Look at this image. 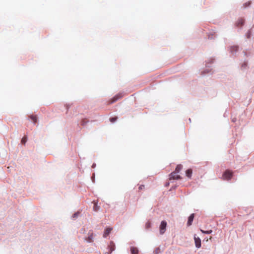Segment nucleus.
<instances>
[{
	"mask_svg": "<svg viewBox=\"0 0 254 254\" xmlns=\"http://www.w3.org/2000/svg\"><path fill=\"white\" fill-rule=\"evenodd\" d=\"M167 222L165 221H162L159 227L160 234L163 235L166 231Z\"/></svg>",
	"mask_w": 254,
	"mask_h": 254,
	"instance_id": "nucleus-1",
	"label": "nucleus"
},
{
	"mask_svg": "<svg viewBox=\"0 0 254 254\" xmlns=\"http://www.w3.org/2000/svg\"><path fill=\"white\" fill-rule=\"evenodd\" d=\"M178 173L174 171L171 174H170L169 176V180H179L181 179V177L180 175L178 174Z\"/></svg>",
	"mask_w": 254,
	"mask_h": 254,
	"instance_id": "nucleus-2",
	"label": "nucleus"
},
{
	"mask_svg": "<svg viewBox=\"0 0 254 254\" xmlns=\"http://www.w3.org/2000/svg\"><path fill=\"white\" fill-rule=\"evenodd\" d=\"M232 176V173L229 170L226 171L223 175V179H224V180H228L231 179Z\"/></svg>",
	"mask_w": 254,
	"mask_h": 254,
	"instance_id": "nucleus-3",
	"label": "nucleus"
},
{
	"mask_svg": "<svg viewBox=\"0 0 254 254\" xmlns=\"http://www.w3.org/2000/svg\"><path fill=\"white\" fill-rule=\"evenodd\" d=\"M123 97V95L122 93H119L114 97H113L109 101L110 104L116 102L118 100L121 98Z\"/></svg>",
	"mask_w": 254,
	"mask_h": 254,
	"instance_id": "nucleus-4",
	"label": "nucleus"
},
{
	"mask_svg": "<svg viewBox=\"0 0 254 254\" xmlns=\"http://www.w3.org/2000/svg\"><path fill=\"white\" fill-rule=\"evenodd\" d=\"M194 240L196 247L197 248H200L201 245V240L198 237L196 236V235H194Z\"/></svg>",
	"mask_w": 254,
	"mask_h": 254,
	"instance_id": "nucleus-5",
	"label": "nucleus"
},
{
	"mask_svg": "<svg viewBox=\"0 0 254 254\" xmlns=\"http://www.w3.org/2000/svg\"><path fill=\"white\" fill-rule=\"evenodd\" d=\"M245 20L243 18H239L236 22L235 25L237 27H239L243 25Z\"/></svg>",
	"mask_w": 254,
	"mask_h": 254,
	"instance_id": "nucleus-6",
	"label": "nucleus"
},
{
	"mask_svg": "<svg viewBox=\"0 0 254 254\" xmlns=\"http://www.w3.org/2000/svg\"><path fill=\"white\" fill-rule=\"evenodd\" d=\"M194 219V214H191L189 217L188 221V226H190L192 224V222Z\"/></svg>",
	"mask_w": 254,
	"mask_h": 254,
	"instance_id": "nucleus-7",
	"label": "nucleus"
},
{
	"mask_svg": "<svg viewBox=\"0 0 254 254\" xmlns=\"http://www.w3.org/2000/svg\"><path fill=\"white\" fill-rule=\"evenodd\" d=\"M93 237H94L93 233L89 232L88 233V238H87V239H86V241L89 243H91V242H93Z\"/></svg>",
	"mask_w": 254,
	"mask_h": 254,
	"instance_id": "nucleus-8",
	"label": "nucleus"
},
{
	"mask_svg": "<svg viewBox=\"0 0 254 254\" xmlns=\"http://www.w3.org/2000/svg\"><path fill=\"white\" fill-rule=\"evenodd\" d=\"M192 174V171L191 169H189L186 171V174L187 177L189 178H190Z\"/></svg>",
	"mask_w": 254,
	"mask_h": 254,
	"instance_id": "nucleus-9",
	"label": "nucleus"
},
{
	"mask_svg": "<svg viewBox=\"0 0 254 254\" xmlns=\"http://www.w3.org/2000/svg\"><path fill=\"white\" fill-rule=\"evenodd\" d=\"M112 230V228H107L105 232H104V234L103 235V237H106L107 235H108L111 232V230Z\"/></svg>",
	"mask_w": 254,
	"mask_h": 254,
	"instance_id": "nucleus-10",
	"label": "nucleus"
},
{
	"mask_svg": "<svg viewBox=\"0 0 254 254\" xmlns=\"http://www.w3.org/2000/svg\"><path fill=\"white\" fill-rule=\"evenodd\" d=\"M130 251L132 254H138V251L136 248L131 247L130 248Z\"/></svg>",
	"mask_w": 254,
	"mask_h": 254,
	"instance_id": "nucleus-11",
	"label": "nucleus"
},
{
	"mask_svg": "<svg viewBox=\"0 0 254 254\" xmlns=\"http://www.w3.org/2000/svg\"><path fill=\"white\" fill-rule=\"evenodd\" d=\"M182 168L183 166L182 165H178L174 171L179 173L180 171L182 169Z\"/></svg>",
	"mask_w": 254,
	"mask_h": 254,
	"instance_id": "nucleus-12",
	"label": "nucleus"
},
{
	"mask_svg": "<svg viewBox=\"0 0 254 254\" xmlns=\"http://www.w3.org/2000/svg\"><path fill=\"white\" fill-rule=\"evenodd\" d=\"M29 118L34 123H36L37 122V118L35 115H32L29 116Z\"/></svg>",
	"mask_w": 254,
	"mask_h": 254,
	"instance_id": "nucleus-13",
	"label": "nucleus"
},
{
	"mask_svg": "<svg viewBox=\"0 0 254 254\" xmlns=\"http://www.w3.org/2000/svg\"><path fill=\"white\" fill-rule=\"evenodd\" d=\"M115 250V246L113 244V243L112 242L110 244V253H112V251H114Z\"/></svg>",
	"mask_w": 254,
	"mask_h": 254,
	"instance_id": "nucleus-14",
	"label": "nucleus"
},
{
	"mask_svg": "<svg viewBox=\"0 0 254 254\" xmlns=\"http://www.w3.org/2000/svg\"><path fill=\"white\" fill-rule=\"evenodd\" d=\"M200 231H201V232L202 233L206 234H211L212 232V231L211 230H209V231H204V230H200Z\"/></svg>",
	"mask_w": 254,
	"mask_h": 254,
	"instance_id": "nucleus-15",
	"label": "nucleus"
},
{
	"mask_svg": "<svg viewBox=\"0 0 254 254\" xmlns=\"http://www.w3.org/2000/svg\"><path fill=\"white\" fill-rule=\"evenodd\" d=\"M26 141H27V136H24L22 138L21 142V143H22V144H25V143H26Z\"/></svg>",
	"mask_w": 254,
	"mask_h": 254,
	"instance_id": "nucleus-16",
	"label": "nucleus"
},
{
	"mask_svg": "<svg viewBox=\"0 0 254 254\" xmlns=\"http://www.w3.org/2000/svg\"><path fill=\"white\" fill-rule=\"evenodd\" d=\"M117 117H116L111 118L110 119V121L112 123H114V122H116L117 121Z\"/></svg>",
	"mask_w": 254,
	"mask_h": 254,
	"instance_id": "nucleus-17",
	"label": "nucleus"
},
{
	"mask_svg": "<svg viewBox=\"0 0 254 254\" xmlns=\"http://www.w3.org/2000/svg\"><path fill=\"white\" fill-rule=\"evenodd\" d=\"M93 209L95 211H97L99 210V207L97 205V204L96 203H95V204H94Z\"/></svg>",
	"mask_w": 254,
	"mask_h": 254,
	"instance_id": "nucleus-18",
	"label": "nucleus"
},
{
	"mask_svg": "<svg viewBox=\"0 0 254 254\" xmlns=\"http://www.w3.org/2000/svg\"><path fill=\"white\" fill-rule=\"evenodd\" d=\"M145 227L147 229L151 227V223L149 222H148L146 223Z\"/></svg>",
	"mask_w": 254,
	"mask_h": 254,
	"instance_id": "nucleus-19",
	"label": "nucleus"
},
{
	"mask_svg": "<svg viewBox=\"0 0 254 254\" xmlns=\"http://www.w3.org/2000/svg\"><path fill=\"white\" fill-rule=\"evenodd\" d=\"M234 50L237 51L238 50V47L237 46H235L233 47Z\"/></svg>",
	"mask_w": 254,
	"mask_h": 254,
	"instance_id": "nucleus-20",
	"label": "nucleus"
},
{
	"mask_svg": "<svg viewBox=\"0 0 254 254\" xmlns=\"http://www.w3.org/2000/svg\"><path fill=\"white\" fill-rule=\"evenodd\" d=\"M77 215H78V214H77V213H75V214L73 215V217H76Z\"/></svg>",
	"mask_w": 254,
	"mask_h": 254,
	"instance_id": "nucleus-21",
	"label": "nucleus"
},
{
	"mask_svg": "<svg viewBox=\"0 0 254 254\" xmlns=\"http://www.w3.org/2000/svg\"><path fill=\"white\" fill-rule=\"evenodd\" d=\"M139 189H142V187H141V186H140V187H139Z\"/></svg>",
	"mask_w": 254,
	"mask_h": 254,
	"instance_id": "nucleus-22",
	"label": "nucleus"
},
{
	"mask_svg": "<svg viewBox=\"0 0 254 254\" xmlns=\"http://www.w3.org/2000/svg\"><path fill=\"white\" fill-rule=\"evenodd\" d=\"M110 254V253H107H107H106L105 254Z\"/></svg>",
	"mask_w": 254,
	"mask_h": 254,
	"instance_id": "nucleus-23",
	"label": "nucleus"
}]
</instances>
